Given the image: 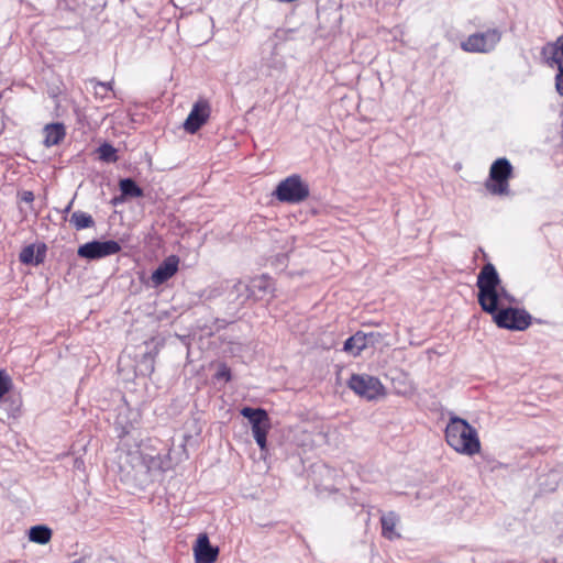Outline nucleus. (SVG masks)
<instances>
[{
  "mask_svg": "<svg viewBox=\"0 0 563 563\" xmlns=\"http://www.w3.org/2000/svg\"><path fill=\"white\" fill-rule=\"evenodd\" d=\"M541 54L549 66L558 67L559 73L555 77V87L556 89H563V36L559 37L554 43L547 44L542 48Z\"/></svg>",
  "mask_w": 563,
  "mask_h": 563,
  "instance_id": "10",
  "label": "nucleus"
},
{
  "mask_svg": "<svg viewBox=\"0 0 563 563\" xmlns=\"http://www.w3.org/2000/svg\"><path fill=\"white\" fill-rule=\"evenodd\" d=\"M12 387L11 377L5 373V371L0 369V400L1 404H7L9 398H4L10 388Z\"/></svg>",
  "mask_w": 563,
  "mask_h": 563,
  "instance_id": "24",
  "label": "nucleus"
},
{
  "mask_svg": "<svg viewBox=\"0 0 563 563\" xmlns=\"http://www.w3.org/2000/svg\"><path fill=\"white\" fill-rule=\"evenodd\" d=\"M477 300L483 311L495 313L506 305L516 303V298L501 285L500 277L492 263L485 264L477 275Z\"/></svg>",
  "mask_w": 563,
  "mask_h": 563,
  "instance_id": "1",
  "label": "nucleus"
},
{
  "mask_svg": "<svg viewBox=\"0 0 563 563\" xmlns=\"http://www.w3.org/2000/svg\"><path fill=\"white\" fill-rule=\"evenodd\" d=\"M209 115V103L206 100L196 102L184 123V129L188 133H196L207 122Z\"/></svg>",
  "mask_w": 563,
  "mask_h": 563,
  "instance_id": "11",
  "label": "nucleus"
},
{
  "mask_svg": "<svg viewBox=\"0 0 563 563\" xmlns=\"http://www.w3.org/2000/svg\"><path fill=\"white\" fill-rule=\"evenodd\" d=\"M347 386L366 400H376L385 396V387L377 377L367 374H353Z\"/></svg>",
  "mask_w": 563,
  "mask_h": 563,
  "instance_id": "7",
  "label": "nucleus"
},
{
  "mask_svg": "<svg viewBox=\"0 0 563 563\" xmlns=\"http://www.w3.org/2000/svg\"><path fill=\"white\" fill-rule=\"evenodd\" d=\"M120 190L125 197L139 198L143 196L142 188L131 178L120 180Z\"/></svg>",
  "mask_w": 563,
  "mask_h": 563,
  "instance_id": "22",
  "label": "nucleus"
},
{
  "mask_svg": "<svg viewBox=\"0 0 563 563\" xmlns=\"http://www.w3.org/2000/svg\"><path fill=\"white\" fill-rule=\"evenodd\" d=\"M230 377H231V374H230V368L227 366V365H220L217 373H216V378L217 379H224V380H230Z\"/></svg>",
  "mask_w": 563,
  "mask_h": 563,
  "instance_id": "25",
  "label": "nucleus"
},
{
  "mask_svg": "<svg viewBox=\"0 0 563 563\" xmlns=\"http://www.w3.org/2000/svg\"><path fill=\"white\" fill-rule=\"evenodd\" d=\"M121 245L117 241H91L79 246L77 254L87 260H99L106 256L118 254Z\"/></svg>",
  "mask_w": 563,
  "mask_h": 563,
  "instance_id": "9",
  "label": "nucleus"
},
{
  "mask_svg": "<svg viewBox=\"0 0 563 563\" xmlns=\"http://www.w3.org/2000/svg\"><path fill=\"white\" fill-rule=\"evenodd\" d=\"M46 255V245L38 244L35 246L34 244H30L22 249L20 253V261L26 265H38L44 262Z\"/></svg>",
  "mask_w": 563,
  "mask_h": 563,
  "instance_id": "16",
  "label": "nucleus"
},
{
  "mask_svg": "<svg viewBox=\"0 0 563 563\" xmlns=\"http://www.w3.org/2000/svg\"><path fill=\"white\" fill-rule=\"evenodd\" d=\"M97 153L102 162L115 163L118 161L117 150L109 143L101 144Z\"/></svg>",
  "mask_w": 563,
  "mask_h": 563,
  "instance_id": "23",
  "label": "nucleus"
},
{
  "mask_svg": "<svg viewBox=\"0 0 563 563\" xmlns=\"http://www.w3.org/2000/svg\"><path fill=\"white\" fill-rule=\"evenodd\" d=\"M70 208H71V202L68 203V206L65 208L64 212H69Z\"/></svg>",
  "mask_w": 563,
  "mask_h": 563,
  "instance_id": "30",
  "label": "nucleus"
},
{
  "mask_svg": "<svg viewBox=\"0 0 563 563\" xmlns=\"http://www.w3.org/2000/svg\"><path fill=\"white\" fill-rule=\"evenodd\" d=\"M98 88L100 90H103L104 93H107L109 96V92L112 91L113 87H112V82H102V81H98Z\"/></svg>",
  "mask_w": 563,
  "mask_h": 563,
  "instance_id": "28",
  "label": "nucleus"
},
{
  "mask_svg": "<svg viewBox=\"0 0 563 563\" xmlns=\"http://www.w3.org/2000/svg\"><path fill=\"white\" fill-rule=\"evenodd\" d=\"M52 530L46 526H34L29 531V539L38 544H46L51 541Z\"/></svg>",
  "mask_w": 563,
  "mask_h": 563,
  "instance_id": "20",
  "label": "nucleus"
},
{
  "mask_svg": "<svg viewBox=\"0 0 563 563\" xmlns=\"http://www.w3.org/2000/svg\"><path fill=\"white\" fill-rule=\"evenodd\" d=\"M512 176V166L510 162L500 157L490 166L489 177L485 183L486 189L496 196L509 195V179Z\"/></svg>",
  "mask_w": 563,
  "mask_h": 563,
  "instance_id": "3",
  "label": "nucleus"
},
{
  "mask_svg": "<svg viewBox=\"0 0 563 563\" xmlns=\"http://www.w3.org/2000/svg\"><path fill=\"white\" fill-rule=\"evenodd\" d=\"M241 415L246 418L251 424L253 437L261 451L267 450V433L271 429V420L267 412L262 408L244 407Z\"/></svg>",
  "mask_w": 563,
  "mask_h": 563,
  "instance_id": "5",
  "label": "nucleus"
},
{
  "mask_svg": "<svg viewBox=\"0 0 563 563\" xmlns=\"http://www.w3.org/2000/svg\"><path fill=\"white\" fill-rule=\"evenodd\" d=\"M493 316L494 322L503 329L523 331L531 324V316L523 309L504 307Z\"/></svg>",
  "mask_w": 563,
  "mask_h": 563,
  "instance_id": "6",
  "label": "nucleus"
},
{
  "mask_svg": "<svg viewBox=\"0 0 563 563\" xmlns=\"http://www.w3.org/2000/svg\"><path fill=\"white\" fill-rule=\"evenodd\" d=\"M196 563H214L219 555V548L210 544L206 533L198 536L194 547Z\"/></svg>",
  "mask_w": 563,
  "mask_h": 563,
  "instance_id": "13",
  "label": "nucleus"
},
{
  "mask_svg": "<svg viewBox=\"0 0 563 563\" xmlns=\"http://www.w3.org/2000/svg\"><path fill=\"white\" fill-rule=\"evenodd\" d=\"M501 38V33L497 29L487 30L486 32L471 34L461 47L465 52L488 53L495 48Z\"/></svg>",
  "mask_w": 563,
  "mask_h": 563,
  "instance_id": "8",
  "label": "nucleus"
},
{
  "mask_svg": "<svg viewBox=\"0 0 563 563\" xmlns=\"http://www.w3.org/2000/svg\"><path fill=\"white\" fill-rule=\"evenodd\" d=\"M21 199H22L24 202L30 203V202H32V201L34 200V195H33V192H32V191H27V190H26V191H23Z\"/></svg>",
  "mask_w": 563,
  "mask_h": 563,
  "instance_id": "29",
  "label": "nucleus"
},
{
  "mask_svg": "<svg viewBox=\"0 0 563 563\" xmlns=\"http://www.w3.org/2000/svg\"><path fill=\"white\" fill-rule=\"evenodd\" d=\"M251 299L254 300H264L274 296V283L273 280L265 276H258L249 283Z\"/></svg>",
  "mask_w": 563,
  "mask_h": 563,
  "instance_id": "15",
  "label": "nucleus"
},
{
  "mask_svg": "<svg viewBox=\"0 0 563 563\" xmlns=\"http://www.w3.org/2000/svg\"><path fill=\"white\" fill-rule=\"evenodd\" d=\"M382 522V534L388 540H394L399 538V534L396 531V526L398 523V516L390 511L386 515H383L380 518Z\"/></svg>",
  "mask_w": 563,
  "mask_h": 563,
  "instance_id": "18",
  "label": "nucleus"
},
{
  "mask_svg": "<svg viewBox=\"0 0 563 563\" xmlns=\"http://www.w3.org/2000/svg\"><path fill=\"white\" fill-rule=\"evenodd\" d=\"M90 84L92 85L93 92H95V96H96L97 98H100L101 100H103V99L108 98V95H107V93H104V91H103V90H100V89L98 88V80H96V79H91V80H90Z\"/></svg>",
  "mask_w": 563,
  "mask_h": 563,
  "instance_id": "27",
  "label": "nucleus"
},
{
  "mask_svg": "<svg viewBox=\"0 0 563 563\" xmlns=\"http://www.w3.org/2000/svg\"><path fill=\"white\" fill-rule=\"evenodd\" d=\"M379 336V333L358 331L344 342L343 350L354 356L360 355L368 345L377 342Z\"/></svg>",
  "mask_w": 563,
  "mask_h": 563,
  "instance_id": "12",
  "label": "nucleus"
},
{
  "mask_svg": "<svg viewBox=\"0 0 563 563\" xmlns=\"http://www.w3.org/2000/svg\"><path fill=\"white\" fill-rule=\"evenodd\" d=\"M43 134L44 145L51 147L59 144L64 140L66 131L63 123H51L44 126Z\"/></svg>",
  "mask_w": 563,
  "mask_h": 563,
  "instance_id": "17",
  "label": "nucleus"
},
{
  "mask_svg": "<svg viewBox=\"0 0 563 563\" xmlns=\"http://www.w3.org/2000/svg\"><path fill=\"white\" fill-rule=\"evenodd\" d=\"M20 401L18 399H12L10 406L8 408V417H15L20 412Z\"/></svg>",
  "mask_w": 563,
  "mask_h": 563,
  "instance_id": "26",
  "label": "nucleus"
},
{
  "mask_svg": "<svg viewBox=\"0 0 563 563\" xmlns=\"http://www.w3.org/2000/svg\"><path fill=\"white\" fill-rule=\"evenodd\" d=\"M309 186L299 175H291L282 180L274 196L282 202L298 203L309 197Z\"/></svg>",
  "mask_w": 563,
  "mask_h": 563,
  "instance_id": "4",
  "label": "nucleus"
},
{
  "mask_svg": "<svg viewBox=\"0 0 563 563\" xmlns=\"http://www.w3.org/2000/svg\"><path fill=\"white\" fill-rule=\"evenodd\" d=\"M179 260L177 256H168L158 267L152 273L151 280L154 287L161 286L172 278L178 271Z\"/></svg>",
  "mask_w": 563,
  "mask_h": 563,
  "instance_id": "14",
  "label": "nucleus"
},
{
  "mask_svg": "<svg viewBox=\"0 0 563 563\" xmlns=\"http://www.w3.org/2000/svg\"><path fill=\"white\" fill-rule=\"evenodd\" d=\"M70 223L76 230H84L95 225L93 218L84 211H75L70 217Z\"/></svg>",
  "mask_w": 563,
  "mask_h": 563,
  "instance_id": "21",
  "label": "nucleus"
},
{
  "mask_svg": "<svg viewBox=\"0 0 563 563\" xmlns=\"http://www.w3.org/2000/svg\"><path fill=\"white\" fill-rule=\"evenodd\" d=\"M445 440L460 454L472 456L481 451V441L476 429L465 419L456 416H452L446 424Z\"/></svg>",
  "mask_w": 563,
  "mask_h": 563,
  "instance_id": "2",
  "label": "nucleus"
},
{
  "mask_svg": "<svg viewBox=\"0 0 563 563\" xmlns=\"http://www.w3.org/2000/svg\"><path fill=\"white\" fill-rule=\"evenodd\" d=\"M560 95L563 96V89H556Z\"/></svg>",
  "mask_w": 563,
  "mask_h": 563,
  "instance_id": "31",
  "label": "nucleus"
},
{
  "mask_svg": "<svg viewBox=\"0 0 563 563\" xmlns=\"http://www.w3.org/2000/svg\"><path fill=\"white\" fill-rule=\"evenodd\" d=\"M229 298L239 305L246 302L249 299H251L249 284L242 280L236 282L229 292Z\"/></svg>",
  "mask_w": 563,
  "mask_h": 563,
  "instance_id": "19",
  "label": "nucleus"
}]
</instances>
